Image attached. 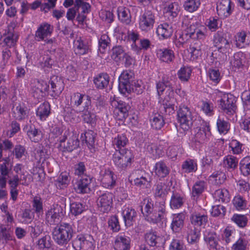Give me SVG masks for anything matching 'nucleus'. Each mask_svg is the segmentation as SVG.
I'll return each mask as SVG.
<instances>
[{"mask_svg": "<svg viewBox=\"0 0 250 250\" xmlns=\"http://www.w3.org/2000/svg\"><path fill=\"white\" fill-rule=\"evenodd\" d=\"M144 205L142 212L148 222L154 224L160 222L166 214L164 202H156L154 204L151 199L147 198L144 200Z\"/></svg>", "mask_w": 250, "mask_h": 250, "instance_id": "nucleus-1", "label": "nucleus"}, {"mask_svg": "<svg viewBox=\"0 0 250 250\" xmlns=\"http://www.w3.org/2000/svg\"><path fill=\"white\" fill-rule=\"evenodd\" d=\"M74 233L73 229L70 224L62 223L54 228L52 234L57 244L60 246H64L71 240Z\"/></svg>", "mask_w": 250, "mask_h": 250, "instance_id": "nucleus-2", "label": "nucleus"}, {"mask_svg": "<svg viewBox=\"0 0 250 250\" xmlns=\"http://www.w3.org/2000/svg\"><path fill=\"white\" fill-rule=\"evenodd\" d=\"M207 32V29L204 27L198 28L193 24L187 29L185 35H180L177 39V41L179 43V45H182L186 42L188 38L199 41H203L206 38Z\"/></svg>", "mask_w": 250, "mask_h": 250, "instance_id": "nucleus-3", "label": "nucleus"}, {"mask_svg": "<svg viewBox=\"0 0 250 250\" xmlns=\"http://www.w3.org/2000/svg\"><path fill=\"white\" fill-rule=\"evenodd\" d=\"M218 96L221 98L219 105L221 109L228 114H233L236 108L235 97L230 94L221 92L218 93Z\"/></svg>", "mask_w": 250, "mask_h": 250, "instance_id": "nucleus-4", "label": "nucleus"}, {"mask_svg": "<svg viewBox=\"0 0 250 250\" xmlns=\"http://www.w3.org/2000/svg\"><path fill=\"white\" fill-rule=\"evenodd\" d=\"M132 155L129 150L125 149L116 150L113 155L114 164L119 168L124 169L131 163Z\"/></svg>", "mask_w": 250, "mask_h": 250, "instance_id": "nucleus-5", "label": "nucleus"}, {"mask_svg": "<svg viewBox=\"0 0 250 250\" xmlns=\"http://www.w3.org/2000/svg\"><path fill=\"white\" fill-rule=\"evenodd\" d=\"M178 120L181 124L182 128L188 130L192 125L193 117L191 111L187 106H180L177 112Z\"/></svg>", "mask_w": 250, "mask_h": 250, "instance_id": "nucleus-6", "label": "nucleus"}, {"mask_svg": "<svg viewBox=\"0 0 250 250\" xmlns=\"http://www.w3.org/2000/svg\"><path fill=\"white\" fill-rule=\"evenodd\" d=\"M155 22L154 14L149 10H146L140 16L139 28L143 32H148L153 29Z\"/></svg>", "mask_w": 250, "mask_h": 250, "instance_id": "nucleus-7", "label": "nucleus"}, {"mask_svg": "<svg viewBox=\"0 0 250 250\" xmlns=\"http://www.w3.org/2000/svg\"><path fill=\"white\" fill-rule=\"evenodd\" d=\"M73 247L76 250H94V240L90 236L80 234L73 241Z\"/></svg>", "mask_w": 250, "mask_h": 250, "instance_id": "nucleus-8", "label": "nucleus"}, {"mask_svg": "<svg viewBox=\"0 0 250 250\" xmlns=\"http://www.w3.org/2000/svg\"><path fill=\"white\" fill-rule=\"evenodd\" d=\"M195 131V141L199 143L202 144L208 141L211 136L208 123H203L200 127L196 128Z\"/></svg>", "mask_w": 250, "mask_h": 250, "instance_id": "nucleus-9", "label": "nucleus"}, {"mask_svg": "<svg viewBox=\"0 0 250 250\" xmlns=\"http://www.w3.org/2000/svg\"><path fill=\"white\" fill-rule=\"evenodd\" d=\"M63 215V209L58 204L53 205V207L46 213V222L50 225L57 224L61 221Z\"/></svg>", "mask_w": 250, "mask_h": 250, "instance_id": "nucleus-10", "label": "nucleus"}, {"mask_svg": "<svg viewBox=\"0 0 250 250\" xmlns=\"http://www.w3.org/2000/svg\"><path fill=\"white\" fill-rule=\"evenodd\" d=\"M102 185L105 188L111 189L116 185V175L109 169H104L100 172Z\"/></svg>", "mask_w": 250, "mask_h": 250, "instance_id": "nucleus-11", "label": "nucleus"}, {"mask_svg": "<svg viewBox=\"0 0 250 250\" xmlns=\"http://www.w3.org/2000/svg\"><path fill=\"white\" fill-rule=\"evenodd\" d=\"M113 195L110 192H105L100 195L97 200L99 209L103 212H108L113 204Z\"/></svg>", "mask_w": 250, "mask_h": 250, "instance_id": "nucleus-12", "label": "nucleus"}, {"mask_svg": "<svg viewBox=\"0 0 250 250\" xmlns=\"http://www.w3.org/2000/svg\"><path fill=\"white\" fill-rule=\"evenodd\" d=\"M159 102L161 103L159 107L161 113H166L170 115L174 113L175 100L174 98L169 95H166L164 98L159 101Z\"/></svg>", "mask_w": 250, "mask_h": 250, "instance_id": "nucleus-13", "label": "nucleus"}, {"mask_svg": "<svg viewBox=\"0 0 250 250\" xmlns=\"http://www.w3.org/2000/svg\"><path fill=\"white\" fill-rule=\"evenodd\" d=\"M214 43L220 53L226 54L231 50L229 42L218 32L214 37Z\"/></svg>", "mask_w": 250, "mask_h": 250, "instance_id": "nucleus-14", "label": "nucleus"}, {"mask_svg": "<svg viewBox=\"0 0 250 250\" xmlns=\"http://www.w3.org/2000/svg\"><path fill=\"white\" fill-rule=\"evenodd\" d=\"M53 31V26L44 22L41 24L35 32V37L36 41H42L48 36H50Z\"/></svg>", "mask_w": 250, "mask_h": 250, "instance_id": "nucleus-15", "label": "nucleus"}, {"mask_svg": "<svg viewBox=\"0 0 250 250\" xmlns=\"http://www.w3.org/2000/svg\"><path fill=\"white\" fill-rule=\"evenodd\" d=\"M112 106L115 107L114 116L117 120L123 121L128 116L129 107L125 103H118L114 101L112 102Z\"/></svg>", "mask_w": 250, "mask_h": 250, "instance_id": "nucleus-16", "label": "nucleus"}, {"mask_svg": "<svg viewBox=\"0 0 250 250\" xmlns=\"http://www.w3.org/2000/svg\"><path fill=\"white\" fill-rule=\"evenodd\" d=\"M185 219V215L183 212L172 215L170 228L173 232H179L182 229L184 225Z\"/></svg>", "mask_w": 250, "mask_h": 250, "instance_id": "nucleus-17", "label": "nucleus"}, {"mask_svg": "<svg viewBox=\"0 0 250 250\" xmlns=\"http://www.w3.org/2000/svg\"><path fill=\"white\" fill-rule=\"evenodd\" d=\"M130 239L124 234H119L116 237L114 243L115 250H129Z\"/></svg>", "mask_w": 250, "mask_h": 250, "instance_id": "nucleus-18", "label": "nucleus"}, {"mask_svg": "<svg viewBox=\"0 0 250 250\" xmlns=\"http://www.w3.org/2000/svg\"><path fill=\"white\" fill-rule=\"evenodd\" d=\"M74 45L76 53L79 55L87 54L90 50L88 42L81 37L74 41Z\"/></svg>", "mask_w": 250, "mask_h": 250, "instance_id": "nucleus-19", "label": "nucleus"}, {"mask_svg": "<svg viewBox=\"0 0 250 250\" xmlns=\"http://www.w3.org/2000/svg\"><path fill=\"white\" fill-rule=\"evenodd\" d=\"M65 137L60 140V146L63 148L62 151H72L77 148L79 145V141L78 138L74 135L69 138L66 143L65 142Z\"/></svg>", "mask_w": 250, "mask_h": 250, "instance_id": "nucleus-20", "label": "nucleus"}, {"mask_svg": "<svg viewBox=\"0 0 250 250\" xmlns=\"http://www.w3.org/2000/svg\"><path fill=\"white\" fill-rule=\"evenodd\" d=\"M173 32L172 25L166 22L159 24L156 29V33L161 39L169 38L172 35Z\"/></svg>", "mask_w": 250, "mask_h": 250, "instance_id": "nucleus-21", "label": "nucleus"}, {"mask_svg": "<svg viewBox=\"0 0 250 250\" xmlns=\"http://www.w3.org/2000/svg\"><path fill=\"white\" fill-rule=\"evenodd\" d=\"M218 15L222 18H226L231 13L230 0H221L217 5Z\"/></svg>", "mask_w": 250, "mask_h": 250, "instance_id": "nucleus-22", "label": "nucleus"}, {"mask_svg": "<svg viewBox=\"0 0 250 250\" xmlns=\"http://www.w3.org/2000/svg\"><path fill=\"white\" fill-rule=\"evenodd\" d=\"M157 57L162 62H171L174 59V52L167 48H160L156 51Z\"/></svg>", "mask_w": 250, "mask_h": 250, "instance_id": "nucleus-23", "label": "nucleus"}, {"mask_svg": "<svg viewBox=\"0 0 250 250\" xmlns=\"http://www.w3.org/2000/svg\"><path fill=\"white\" fill-rule=\"evenodd\" d=\"M91 183V179L89 177L84 176L76 183L75 189L78 193H85L90 191L89 185Z\"/></svg>", "mask_w": 250, "mask_h": 250, "instance_id": "nucleus-24", "label": "nucleus"}, {"mask_svg": "<svg viewBox=\"0 0 250 250\" xmlns=\"http://www.w3.org/2000/svg\"><path fill=\"white\" fill-rule=\"evenodd\" d=\"M122 215L126 226H130L136 216V212L132 208H125L122 212Z\"/></svg>", "mask_w": 250, "mask_h": 250, "instance_id": "nucleus-25", "label": "nucleus"}, {"mask_svg": "<svg viewBox=\"0 0 250 250\" xmlns=\"http://www.w3.org/2000/svg\"><path fill=\"white\" fill-rule=\"evenodd\" d=\"M50 113V105L47 102H44L36 110V115L42 121H44Z\"/></svg>", "mask_w": 250, "mask_h": 250, "instance_id": "nucleus-26", "label": "nucleus"}, {"mask_svg": "<svg viewBox=\"0 0 250 250\" xmlns=\"http://www.w3.org/2000/svg\"><path fill=\"white\" fill-rule=\"evenodd\" d=\"M191 223L195 226H201L206 225L208 222V216L200 213L194 212L190 217Z\"/></svg>", "mask_w": 250, "mask_h": 250, "instance_id": "nucleus-27", "label": "nucleus"}, {"mask_svg": "<svg viewBox=\"0 0 250 250\" xmlns=\"http://www.w3.org/2000/svg\"><path fill=\"white\" fill-rule=\"evenodd\" d=\"M119 20L125 24H129L131 22V15L128 8L124 6L118 7L117 10Z\"/></svg>", "mask_w": 250, "mask_h": 250, "instance_id": "nucleus-28", "label": "nucleus"}, {"mask_svg": "<svg viewBox=\"0 0 250 250\" xmlns=\"http://www.w3.org/2000/svg\"><path fill=\"white\" fill-rule=\"evenodd\" d=\"M154 172L160 178L166 177L169 172V169L166 164L163 161L156 163L154 166Z\"/></svg>", "mask_w": 250, "mask_h": 250, "instance_id": "nucleus-29", "label": "nucleus"}, {"mask_svg": "<svg viewBox=\"0 0 250 250\" xmlns=\"http://www.w3.org/2000/svg\"><path fill=\"white\" fill-rule=\"evenodd\" d=\"M204 240L209 245L210 249L217 250L218 246V238L215 232H208L205 235Z\"/></svg>", "mask_w": 250, "mask_h": 250, "instance_id": "nucleus-30", "label": "nucleus"}, {"mask_svg": "<svg viewBox=\"0 0 250 250\" xmlns=\"http://www.w3.org/2000/svg\"><path fill=\"white\" fill-rule=\"evenodd\" d=\"M13 116L17 120H21L27 116V111L24 105L15 104L12 109Z\"/></svg>", "mask_w": 250, "mask_h": 250, "instance_id": "nucleus-31", "label": "nucleus"}, {"mask_svg": "<svg viewBox=\"0 0 250 250\" xmlns=\"http://www.w3.org/2000/svg\"><path fill=\"white\" fill-rule=\"evenodd\" d=\"M170 188L164 183L160 182L155 187L154 193L156 197L165 198L169 191Z\"/></svg>", "mask_w": 250, "mask_h": 250, "instance_id": "nucleus-32", "label": "nucleus"}, {"mask_svg": "<svg viewBox=\"0 0 250 250\" xmlns=\"http://www.w3.org/2000/svg\"><path fill=\"white\" fill-rule=\"evenodd\" d=\"M150 121L151 126L157 130L162 128L165 125L163 116L158 113H154Z\"/></svg>", "mask_w": 250, "mask_h": 250, "instance_id": "nucleus-33", "label": "nucleus"}, {"mask_svg": "<svg viewBox=\"0 0 250 250\" xmlns=\"http://www.w3.org/2000/svg\"><path fill=\"white\" fill-rule=\"evenodd\" d=\"M184 202L183 197L179 193H173L170 201V206L172 209H178L181 208Z\"/></svg>", "mask_w": 250, "mask_h": 250, "instance_id": "nucleus-34", "label": "nucleus"}, {"mask_svg": "<svg viewBox=\"0 0 250 250\" xmlns=\"http://www.w3.org/2000/svg\"><path fill=\"white\" fill-rule=\"evenodd\" d=\"M145 239L150 246H155L157 244L163 243V238L159 236H157L156 232H154L146 233Z\"/></svg>", "mask_w": 250, "mask_h": 250, "instance_id": "nucleus-35", "label": "nucleus"}, {"mask_svg": "<svg viewBox=\"0 0 250 250\" xmlns=\"http://www.w3.org/2000/svg\"><path fill=\"white\" fill-rule=\"evenodd\" d=\"M133 84L130 83L129 79H119V89L121 93H130L133 90Z\"/></svg>", "mask_w": 250, "mask_h": 250, "instance_id": "nucleus-36", "label": "nucleus"}, {"mask_svg": "<svg viewBox=\"0 0 250 250\" xmlns=\"http://www.w3.org/2000/svg\"><path fill=\"white\" fill-rule=\"evenodd\" d=\"M214 198L221 202H228L229 197L228 191L226 189H218L213 194Z\"/></svg>", "mask_w": 250, "mask_h": 250, "instance_id": "nucleus-37", "label": "nucleus"}, {"mask_svg": "<svg viewBox=\"0 0 250 250\" xmlns=\"http://www.w3.org/2000/svg\"><path fill=\"white\" fill-rule=\"evenodd\" d=\"M125 54L122 46L120 45L116 46L113 47L111 50V57L116 62H119Z\"/></svg>", "mask_w": 250, "mask_h": 250, "instance_id": "nucleus-38", "label": "nucleus"}, {"mask_svg": "<svg viewBox=\"0 0 250 250\" xmlns=\"http://www.w3.org/2000/svg\"><path fill=\"white\" fill-rule=\"evenodd\" d=\"M238 164V159L232 155H228L224 158L223 164L227 168L234 169L237 167Z\"/></svg>", "mask_w": 250, "mask_h": 250, "instance_id": "nucleus-39", "label": "nucleus"}, {"mask_svg": "<svg viewBox=\"0 0 250 250\" xmlns=\"http://www.w3.org/2000/svg\"><path fill=\"white\" fill-rule=\"evenodd\" d=\"M182 168L186 173L195 172L197 169V165L195 161L188 159L183 162Z\"/></svg>", "mask_w": 250, "mask_h": 250, "instance_id": "nucleus-40", "label": "nucleus"}, {"mask_svg": "<svg viewBox=\"0 0 250 250\" xmlns=\"http://www.w3.org/2000/svg\"><path fill=\"white\" fill-rule=\"evenodd\" d=\"M27 134L30 139L35 143L39 142L42 138L41 131L33 126H30Z\"/></svg>", "mask_w": 250, "mask_h": 250, "instance_id": "nucleus-41", "label": "nucleus"}, {"mask_svg": "<svg viewBox=\"0 0 250 250\" xmlns=\"http://www.w3.org/2000/svg\"><path fill=\"white\" fill-rule=\"evenodd\" d=\"M200 5V0H186L184 6L186 10L189 12H193L196 11Z\"/></svg>", "mask_w": 250, "mask_h": 250, "instance_id": "nucleus-42", "label": "nucleus"}, {"mask_svg": "<svg viewBox=\"0 0 250 250\" xmlns=\"http://www.w3.org/2000/svg\"><path fill=\"white\" fill-rule=\"evenodd\" d=\"M20 216L21 218V223L25 224L31 223L34 217V213L32 210L27 208L23 209Z\"/></svg>", "mask_w": 250, "mask_h": 250, "instance_id": "nucleus-43", "label": "nucleus"}, {"mask_svg": "<svg viewBox=\"0 0 250 250\" xmlns=\"http://www.w3.org/2000/svg\"><path fill=\"white\" fill-rule=\"evenodd\" d=\"M69 182L68 174L66 173H62L56 181L57 188L63 189L67 187Z\"/></svg>", "mask_w": 250, "mask_h": 250, "instance_id": "nucleus-44", "label": "nucleus"}, {"mask_svg": "<svg viewBox=\"0 0 250 250\" xmlns=\"http://www.w3.org/2000/svg\"><path fill=\"white\" fill-rule=\"evenodd\" d=\"M247 34L244 31H241L237 33L235 37L236 45L242 48L245 47L248 43L246 42Z\"/></svg>", "mask_w": 250, "mask_h": 250, "instance_id": "nucleus-45", "label": "nucleus"}, {"mask_svg": "<svg viewBox=\"0 0 250 250\" xmlns=\"http://www.w3.org/2000/svg\"><path fill=\"white\" fill-rule=\"evenodd\" d=\"M151 178L148 174H145L140 178H137L134 180V184L137 186L142 188H147L150 186Z\"/></svg>", "mask_w": 250, "mask_h": 250, "instance_id": "nucleus-46", "label": "nucleus"}, {"mask_svg": "<svg viewBox=\"0 0 250 250\" xmlns=\"http://www.w3.org/2000/svg\"><path fill=\"white\" fill-rule=\"evenodd\" d=\"M11 170L10 164V159L8 157L2 160V163L0 164V174L4 176H8Z\"/></svg>", "mask_w": 250, "mask_h": 250, "instance_id": "nucleus-47", "label": "nucleus"}, {"mask_svg": "<svg viewBox=\"0 0 250 250\" xmlns=\"http://www.w3.org/2000/svg\"><path fill=\"white\" fill-rule=\"evenodd\" d=\"M147 151L152 155L154 158L159 157L163 153V152L156 144H150L146 146Z\"/></svg>", "mask_w": 250, "mask_h": 250, "instance_id": "nucleus-48", "label": "nucleus"}, {"mask_svg": "<svg viewBox=\"0 0 250 250\" xmlns=\"http://www.w3.org/2000/svg\"><path fill=\"white\" fill-rule=\"evenodd\" d=\"M240 169L244 175L247 176L250 174V157H245L241 161L240 163Z\"/></svg>", "mask_w": 250, "mask_h": 250, "instance_id": "nucleus-49", "label": "nucleus"}, {"mask_svg": "<svg viewBox=\"0 0 250 250\" xmlns=\"http://www.w3.org/2000/svg\"><path fill=\"white\" fill-rule=\"evenodd\" d=\"M180 11V6L177 2H173L168 5L166 9V13L172 18L177 16Z\"/></svg>", "mask_w": 250, "mask_h": 250, "instance_id": "nucleus-50", "label": "nucleus"}, {"mask_svg": "<svg viewBox=\"0 0 250 250\" xmlns=\"http://www.w3.org/2000/svg\"><path fill=\"white\" fill-rule=\"evenodd\" d=\"M217 127L220 133H227L229 129V125L228 122L219 117L217 121Z\"/></svg>", "mask_w": 250, "mask_h": 250, "instance_id": "nucleus-51", "label": "nucleus"}, {"mask_svg": "<svg viewBox=\"0 0 250 250\" xmlns=\"http://www.w3.org/2000/svg\"><path fill=\"white\" fill-rule=\"evenodd\" d=\"M128 140L124 135H118L115 137L112 141L113 145L116 146L119 150L122 149L121 148L124 147L127 144Z\"/></svg>", "mask_w": 250, "mask_h": 250, "instance_id": "nucleus-52", "label": "nucleus"}, {"mask_svg": "<svg viewBox=\"0 0 250 250\" xmlns=\"http://www.w3.org/2000/svg\"><path fill=\"white\" fill-rule=\"evenodd\" d=\"M192 69L188 65H183L177 72L178 78H190L192 77Z\"/></svg>", "mask_w": 250, "mask_h": 250, "instance_id": "nucleus-53", "label": "nucleus"}, {"mask_svg": "<svg viewBox=\"0 0 250 250\" xmlns=\"http://www.w3.org/2000/svg\"><path fill=\"white\" fill-rule=\"evenodd\" d=\"M183 149L179 146H173L169 147L167 150V155L171 158H176L179 155L183 153Z\"/></svg>", "mask_w": 250, "mask_h": 250, "instance_id": "nucleus-54", "label": "nucleus"}, {"mask_svg": "<svg viewBox=\"0 0 250 250\" xmlns=\"http://www.w3.org/2000/svg\"><path fill=\"white\" fill-rule=\"evenodd\" d=\"M199 239V232L195 228L188 231L187 240L189 243L194 244Z\"/></svg>", "mask_w": 250, "mask_h": 250, "instance_id": "nucleus-55", "label": "nucleus"}, {"mask_svg": "<svg viewBox=\"0 0 250 250\" xmlns=\"http://www.w3.org/2000/svg\"><path fill=\"white\" fill-rule=\"evenodd\" d=\"M233 203L234 207L238 210H242L245 209L247 207V202L240 195L236 196L233 200Z\"/></svg>", "mask_w": 250, "mask_h": 250, "instance_id": "nucleus-56", "label": "nucleus"}, {"mask_svg": "<svg viewBox=\"0 0 250 250\" xmlns=\"http://www.w3.org/2000/svg\"><path fill=\"white\" fill-rule=\"evenodd\" d=\"M83 111L82 115L83 121L89 124H94L96 122V116L94 113H91L90 110H86Z\"/></svg>", "mask_w": 250, "mask_h": 250, "instance_id": "nucleus-57", "label": "nucleus"}, {"mask_svg": "<svg viewBox=\"0 0 250 250\" xmlns=\"http://www.w3.org/2000/svg\"><path fill=\"white\" fill-rule=\"evenodd\" d=\"M168 86H169V83L167 79H162L161 81H159L158 83H157L156 87L158 94L159 96L160 99H163V97H161V95H162L163 92L164 91L165 88Z\"/></svg>", "mask_w": 250, "mask_h": 250, "instance_id": "nucleus-58", "label": "nucleus"}, {"mask_svg": "<svg viewBox=\"0 0 250 250\" xmlns=\"http://www.w3.org/2000/svg\"><path fill=\"white\" fill-rule=\"evenodd\" d=\"M248 245V241L243 238H239L232 245L233 250H246Z\"/></svg>", "mask_w": 250, "mask_h": 250, "instance_id": "nucleus-59", "label": "nucleus"}, {"mask_svg": "<svg viewBox=\"0 0 250 250\" xmlns=\"http://www.w3.org/2000/svg\"><path fill=\"white\" fill-rule=\"evenodd\" d=\"M84 207L80 203L74 202L70 205V211L74 215L81 214L84 210Z\"/></svg>", "mask_w": 250, "mask_h": 250, "instance_id": "nucleus-60", "label": "nucleus"}, {"mask_svg": "<svg viewBox=\"0 0 250 250\" xmlns=\"http://www.w3.org/2000/svg\"><path fill=\"white\" fill-rule=\"evenodd\" d=\"M205 188V182L203 181H199L195 183L192 189V193L194 196H198L202 193Z\"/></svg>", "mask_w": 250, "mask_h": 250, "instance_id": "nucleus-61", "label": "nucleus"}, {"mask_svg": "<svg viewBox=\"0 0 250 250\" xmlns=\"http://www.w3.org/2000/svg\"><path fill=\"white\" fill-rule=\"evenodd\" d=\"M184 242L179 239H173L169 246V250H185Z\"/></svg>", "mask_w": 250, "mask_h": 250, "instance_id": "nucleus-62", "label": "nucleus"}, {"mask_svg": "<svg viewBox=\"0 0 250 250\" xmlns=\"http://www.w3.org/2000/svg\"><path fill=\"white\" fill-rule=\"evenodd\" d=\"M110 43V39L108 36L104 34H103L99 40V49L104 50Z\"/></svg>", "mask_w": 250, "mask_h": 250, "instance_id": "nucleus-63", "label": "nucleus"}, {"mask_svg": "<svg viewBox=\"0 0 250 250\" xmlns=\"http://www.w3.org/2000/svg\"><path fill=\"white\" fill-rule=\"evenodd\" d=\"M231 220L240 227H245L247 223V218L243 215L234 214Z\"/></svg>", "mask_w": 250, "mask_h": 250, "instance_id": "nucleus-64", "label": "nucleus"}]
</instances>
